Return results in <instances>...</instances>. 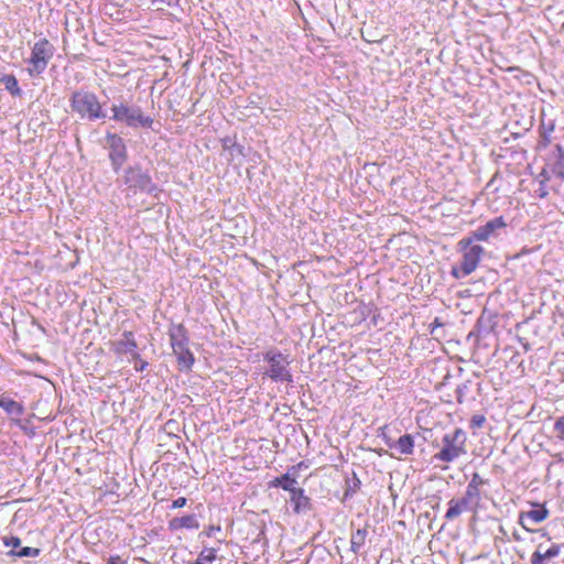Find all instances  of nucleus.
I'll return each mask as SVG.
<instances>
[{
  "label": "nucleus",
  "mask_w": 564,
  "mask_h": 564,
  "mask_svg": "<svg viewBox=\"0 0 564 564\" xmlns=\"http://www.w3.org/2000/svg\"><path fill=\"white\" fill-rule=\"evenodd\" d=\"M451 274H452L454 278H456V279H459V278H463V276H464V275H463V272H462V270H460V267H459V268H456V267L452 268Z\"/></svg>",
  "instance_id": "nucleus-36"
},
{
  "label": "nucleus",
  "mask_w": 564,
  "mask_h": 564,
  "mask_svg": "<svg viewBox=\"0 0 564 564\" xmlns=\"http://www.w3.org/2000/svg\"><path fill=\"white\" fill-rule=\"evenodd\" d=\"M554 431L556 433V437L561 441H564V415L560 416L554 423Z\"/></svg>",
  "instance_id": "nucleus-27"
},
{
  "label": "nucleus",
  "mask_w": 564,
  "mask_h": 564,
  "mask_svg": "<svg viewBox=\"0 0 564 564\" xmlns=\"http://www.w3.org/2000/svg\"><path fill=\"white\" fill-rule=\"evenodd\" d=\"M0 408L9 414L22 415L24 412V408L21 403L8 398H0Z\"/></svg>",
  "instance_id": "nucleus-22"
},
{
  "label": "nucleus",
  "mask_w": 564,
  "mask_h": 564,
  "mask_svg": "<svg viewBox=\"0 0 564 564\" xmlns=\"http://www.w3.org/2000/svg\"><path fill=\"white\" fill-rule=\"evenodd\" d=\"M111 110L113 112L112 119L115 121L123 122L128 127L141 126L150 128L153 123V119L144 116L139 107H129L124 104H119L112 105Z\"/></svg>",
  "instance_id": "nucleus-7"
},
{
  "label": "nucleus",
  "mask_w": 564,
  "mask_h": 564,
  "mask_svg": "<svg viewBox=\"0 0 564 564\" xmlns=\"http://www.w3.org/2000/svg\"><path fill=\"white\" fill-rule=\"evenodd\" d=\"M397 447L403 455H411L414 449V441L410 434H404L397 441Z\"/></svg>",
  "instance_id": "nucleus-24"
},
{
  "label": "nucleus",
  "mask_w": 564,
  "mask_h": 564,
  "mask_svg": "<svg viewBox=\"0 0 564 564\" xmlns=\"http://www.w3.org/2000/svg\"><path fill=\"white\" fill-rule=\"evenodd\" d=\"M535 196L543 199L549 196L547 183H539L538 189H535Z\"/></svg>",
  "instance_id": "nucleus-29"
},
{
  "label": "nucleus",
  "mask_w": 564,
  "mask_h": 564,
  "mask_svg": "<svg viewBox=\"0 0 564 564\" xmlns=\"http://www.w3.org/2000/svg\"><path fill=\"white\" fill-rule=\"evenodd\" d=\"M467 436L462 429L446 433L442 438V448L433 458L443 463H452L467 453Z\"/></svg>",
  "instance_id": "nucleus-2"
},
{
  "label": "nucleus",
  "mask_w": 564,
  "mask_h": 564,
  "mask_svg": "<svg viewBox=\"0 0 564 564\" xmlns=\"http://www.w3.org/2000/svg\"><path fill=\"white\" fill-rule=\"evenodd\" d=\"M532 506L534 507V509L530 511H522L519 514V524L528 532H532L533 530L527 527L525 520L529 519L533 523H541L545 521L550 516V511L545 507V505L534 502L532 503Z\"/></svg>",
  "instance_id": "nucleus-12"
},
{
  "label": "nucleus",
  "mask_w": 564,
  "mask_h": 564,
  "mask_svg": "<svg viewBox=\"0 0 564 564\" xmlns=\"http://www.w3.org/2000/svg\"><path fill=\"white\" fill-rule=\"evenodd\" d=\"M218 558V550L215 547H204L196 560L188 564H214Z\"/></svg>",
  "instance_id": "nucleus-21"
},
{
  "label": "nucleus",
  "mask_w": 564,
  "mask_h": 564,
  "mask_svg": "<svg viewBox=\"0 0 564 564\" xmlns=\"http://www.w3.org/2000/svg\"><path fill=\"white\" fill-rule=\"evenodd\" d=\"M303 467H307L304 462H300L296 466H293L291 470L296 471L297 469H301Z\"/></svg>",
  "instance_id": "nucleus-37"
},
{
  "label": "nucleus",
  "mask_w": 564,
  "mask_h": 564,
  "mask_svg": "<svg viewBox=\"0 0 564 564\" xmlns=\"http://www.w3.org/2000/svg\"><path fill=\"white\" fill-rule=\"evenodd\" d=\"M487 484L488 479L482 478L478 473H474L466 487L464 499L471 507L478 508L481 501V488Z\"/></svg>",
  "instance_id": "nucleus-11"
},
{
  "label": "nucleus",
  "mask_w": 564,
  "mask_h": 564,
  "mask_svg": "<svg viewBox=\"0 0 564 564\" xmlns=\"http://www.w3.org/2000/svg\"><path fill=\"white\" fill-rule=\"evenodd\" d=\"M171 348L176 356L180 371H191L195 362L194 354L188 348V332L184 324H173L167 332Z\"/></svg>",
  "instance_id": "nucleus-1"
},
{
  "label": "nucleus",
  "mask_w": 564,
  "mask_h": 564,
  "mask_svg": "<svg viewBox=\"0 0 564 564\" xmlns=\"http://www.w3.org/2000/svg\"><path fill=\"white\" fill-rule=\"evenodd\" d=\"M474 241L475 239L468 236L458 242V248L463 256L460 262L463 275L471 274L478 268L485 253V249L479 245H475Z\"/></svg>",
  "instance_id": "nucleus-5"
},
{
  "label": "nucleus",
  "mask_w": 564,
  "mask_h": 564,
  "mask_svg": "<svg viewBox=\"0 0 564 564\" xmlns=\"http://www.w3.org/2000/svg\"><path fill=\"white\" fill-rule=\"evenodd\" d=\"M105 564H128L127 561L122 560L120 555H110Z\"/></svg>",
  "instance_id": "nucleus-33"
},
{
  "label": "nucleus",
  "mask_w": 564,
  "mask_h": 564,
  "mask_svg": "<svg viewBox=\"0 0 564 564\" xmlns=\"http://www.w3.org/2000/svg\"><path fill=\"white\" fill-rule=\"evenodd\" d=\"M69 102L72 110L80 118L96 120L105 117L98 97L91 91L77 90L73 93Z\"/></svg>",
  "instance_id": "nucleus-3"
},
{
  "label": "nucleus",
  "mask_w": 564,
  "mask_h": 564,
  "mask_svg": "<svg viewBox=\"0 0 564 564\" xmlns=\"http://www.w3.org/2000/svg\"><path fill=\"white\" fill-rule=\"evenodd\" d=\"M0 82L6 86V89L13 96H20L21 89L14 75H4Z\"/></svg>",
  "instance_id": "nucleus-25"
},
{
  "label": "nucleus",
  "mask_w": 564,
  "mask_h": 564,
  "mask_svg": "<svg viewBox=\"0 0 564 564\" xmlns=\"http://www.w3.org/2000/svg\"><path fill=\"white\" fill-rule=\"evenodd\" d=\"M199 523L194 514H186L180 518H173L169 521L170 531H180L183 529H198Z\"/></svg>",
  "instance_id": "nucleus-16"
},
{
  "label": "nucleus",
  "mask_w": 564,
  "mask_h": 564,
  "mask_svg": "<svg viewBox=\"0 0 564 564\" xmlns=\"http://www.w3.org/2000/svg\"><path fill=\"white\" fill-rule=\"evenodd\" d=\"M512 536H513V539H514L516 541H521V538H520V535H519L518 533L513 532V533H512Z\"/></svg>",
  "instance_id": "nucleus-40"
},
{
  "label": "nucleus",
  "mask_w": 564,
  "mask_h": 564,
  "mask_svg": "<svg viewBox=\"0 0 564 564\" xmlns=\"http://www.w3.org/2000/svg\"><path fill=\"white\" fill-rule=\"evenodd\" d=\"M106 140L109 148V159L115 171H119L127 160L126 144L122 138L115 133H108Z\"/></svg>",
  "instance_id": "nucleus-9"
},
{
  "label": "nucleus",
  "mask_w": 564,
  "mask_h": 564,
  "mask_svg": "<svg viewBox=\"0 0 564 564\" xmlns=\"http://www.w3.org/2000/svg\"><path fill=\"white\" fill-rule=\"evenodd\" d=\"M470 508L471 506L464 499V497L460 499H452L448 502V509L445 513V519L452 521Z\"/></svg>",
  "instance_id": "nucleus-18"
},
{
  "label": "nucleus",
  "mask_w": 564,
  "mask_h": 564,
  "mask_svg": "<svg viewBox=\"0 0 564 564\" xmlns=\"http://www.w3.org/2000/svg\"><path fill=\"white\" fill-rule=\"evenodd\" d=\"M507 227V223L502 216L496 217L487 221L484 226L478 227L469 237L478 241H487L498 229Z\"/></svg>",
  "instance_id": "nucleus-13"
},
{
  "label": "nucleus",
  "mask_w": 564,
  "mask_h": 564,
  "mask_svg": "<svg viewBox=\"0 0 564 564\" xmlns=\"http://www.w3.org/2000/svg\"><path fill=\"white\" fill-rule=\"evenodd\" d=\"M3 543L6 546L17 549L21 544V540L18 536H7L3 539Z\"/></svg>",
  "instance_id": "nucleus-30"
},
{
  "label": "nucleus",
  "mask_w": 564,
  "mask_h": 564,
  "mask_svg": "<svg viewBox=\"0 0 564 564\" xmlns=\"http://www.w3.org/2000/svg\"><path fill=\"white\" fill-rule=\"evenodd\" d=\"M547 166L554 176L564 181V149L562 145H555L554 159L547 163Z\"/></svg>",
  "instance_id": "nucleus-17"
},
{
  "label": "nucleus",
  "mask_w": 564,
  "mask_h": 564,
  "mask_svg": "<svg viewBox=\"0 0 564 564\" xmlns=\"http://www.w3.org/2000/svg\"><path fill=\"white\" fill-rule=\"evenodd\" d=\"M111 351L117 356L132 355L133 358H139L137 352L138 344L132 332H123L122 338L109 343Z\"/></svg>",
  "instance_id": "nucleus-10"
},
{
  "label": "nucleus",
  "mask_w": 564,
  "mask_h": 564,
  "mask_svg": "<svg viewBox=\"0 0 564 564\" xmlns=\"http://www.w3.org/2000/svg\"><path fill=\"white\" fill-rule=\"evenodd\" d=\"M562 550V545L557 543H552V545L546 549L545 551H542L541 545L538 546V549L532 553L530 563L531 564H546V562L553 557H556L560 555Z\"/></svg>",
  "instance_id": "nucleus-15"
},
{
  "label": "nucleus",
  "mask_w": 564,
  "mask_h": 564,
  "mask_svg": "<svg viewBox=\"0 0 564 564\" xmlns=\"http://www.w3.org/2000/svg\"><path fill=\"white\" fill-rule=\"evenodd\" d=\"M444 324L440 317H436L430 325V330L433 333L437 327H442Z\"/></svg>",
  "instance_id": "nucleus-35"
},
{
  "label": "nucleus",
  "mask_w": 564,
  "mask_h": 564,
  "mask_svg": "<svg viewBox=\"0 0 564 564\" xmlns=\"http://www.w3.org/2000/svg\"><path fill=\"white\" fill-rule=\"evenodd\" d=\"M220 530V525L210 524L205 529L204 534L208 538H213Z\"/></svg>",
  "instance_id": "nucleus-32"
},
{
  "label": "nucleus",
  "mask_w": 564,
  "mask_h": 564,
  "mask_svg": "<svg viewBox=\"0 0 564 564\" xmlns=\"http://www.w3.org/2000/svg\"><path fill=\"white\" fill-rule=\"evenodd\" d=\"M264 360L269 364L267 375L275 382H292L293 376L289 369L291 361L288 356L278 350H268Z\"/></svg>",
  "instance_id": "nucleus-6"
},
{
  "label": "nucleus",
  "mask_w": 564,
  "mask_h": 564,
  "mask_svg": "<svg viewBox=\"0 0 564 564\" xmlns=\"http://www.w3.org/2000/svg\"><path fill=\"white\" fill-rule=\"evenodd\" d=\"M551 174H552V172L550 171L549 166L546 165L545 167L542 169V171L539 173L536 178H538L539 183H549V181L551 180Z\"/></svg>",
  "instance_id": "nucleus-28"
},
{
  "label": "nucleus",
  "mask_w": 564,
  "mask_h": 564,
  "mask_svg": "<svg viewBox=\"0 0 564 564\" xmlns=\"http://www.w3.org/2000/svg\"><path fill=\"white\" fill-rule=\"evenodd\" d=\"M126 184L133 189L149 193L155 189L151 176L143 172L140 166H131L126 171Z\"/></svg>",
  "instance_id": "nucleus-8"
},
{
  "label": "nucleus",
  "mask_w": 564,
  "mask_h": 564,
  "mask_svg": "<svg viewBox=\"0 0 564 564\" xmlns=\"http://www.w3.org/2000/svg\"><path fill=\"white\" fill-rule=\"evenodd\" d=\"M367 536H368V528L367 527H365L362 529H358L351 533L350 551L354 554H359L360 550L366 544Z\"/></svg>",
  "instance_id": "nucleus-19"
},
{
  "label": "nucleus",
  "mask_w": 564,
  "mask_h": 564,
  "mask_svg": "<svg viewBox=\"0 0 564 564\" xmlns=\"http://www.w3.org/2000/svg\"><path fill=\"white\" fill-rule=\"evenodd\" d=\"M54 52L55 47L47 39L44 37L35 42L29 58V74L31 76L42 74L54 56Z\"/></svg>",
  "instance_id": "nucleus-4"
},
{
  "label": "nucleus",
  "mask_w": 564,
  "mask_h": 564,
  "mask_svg": "<svg viewBox=\"0 0 564 564\" xmlns=\"http://www.w3.org/2000/svg\"><path fill=\"white\" fill-rule=\"evenodd\" d=\"M147 366H148V362L147 361H142V364L140 365V367L137 368V370L138 371H142Z\"/></svg>",
  "instance_id": "nucleus-38"
},
{
  "label": "nucleus",
  "mask_w": 564,
  "mask_h": 564,
  "mask_svg": "<svg viewBox=\"0 0 564 564\" xmlns=\"http://www.w3.org/2000/svg\"><path fill=\"white\" fill-rule=\"evenodd\" d=\"M186 502H187V499L185 497H180L172 502V508L173 509L183 508L186 505Z\"/></svg>",
  "instance_id": "nucleus-34"
},
{
  "label": "nucleus",
  "mask_w": 564,
  "mask_h": 564,
  "mask_svg": "<svg viewBox=\"0 0 564 564\" xmlns=\"http://www.w3.org/2000/svg\"><path fill=\"white\" fill-rule=\"evenodd\" d=\"M295 485H296L295 478L291 477L289 473L273 478L268 484V486L270 488L281 487L283 490L289 491V492L295 487Z\"/></svg>",
  "instance_id": "nucleus-20"
},
{
  "label": "nucleus",
  "mask_w": 564,
  "mask_h": 564,
  "mask_svg": "<svg viewBox=\"0 0 564 564\" xmlns=\"http://www.w3.org/2000/svg\"><path fill=\"white\" fill-rule=\"evenodd\" d=\"M40 552H41L40 549L25 546V547L20 549L14 554L19 557H25V556L36 557V556H39Z\"/></svg>",
  "instance_id": "nucleus-26"
},
{
  "label": "nucleus",
  "mask_w": 564,
  "mask_h": 564,
  "mask_svg": "<svg viewBox=\"0 0 564 564\" xmlns=\"http://www.w3.org/2000/svg\"><path fill=\"white\" fill-rule=\"evenodd\" d=\"M230 141V138L223 139L224 147H227V144H229Z\"/></svg>",
  "instance_id": "nucleus-39"
},
{
  "label": "nucleus",
  "mask_w": 564,
  "mask_h": 564,
  "mask_svg": "<svg viewBox=\"0 0 564 564\" xmlns=\"http://www.w3.org/2000/svg\"><path fill=\"white\" fill-rule=\"evenodd\" d=\"M485 421H486V419L484 415H481V414L474 415L470 420V427L479 429L484 425Z\"/></svg>",
  "instance_id": "nucleus-31"
},
{
  "label": "nucleus",
  "mask_w": 564,
  "mask_h": 564,
  "mask_svg": "<svg viewBox=\"0 0 564 564\" xmlns=\"http://www.w3.org/2000/svg\"><path fill=\"white\" fill-rule=\"evenodd\" d=\"M290 500L293 503L294 513L306 512L311 509V499L305 495L304 489L301 487H294L290 491Z\"/></svg>",
  "instance_id": "nucleus-14"
},
{
  "label": "nucleus",
  "mask_w": 564,
  "mask_h": 564,
  "mask_svg": "<svg viewBox=\"0 0 564 564\" xmlns=\"http://www.w3.org/2000/svg\"><path fill=\"white\" fill-rule=\"evenodd\" d=\"M554 131V123L550 122L549 124L542 123L540 127V140L539 147L546 148L552 143V133Z\"/></svg>",
  "instance_id": "nucleus-23"
}]
</instances>
